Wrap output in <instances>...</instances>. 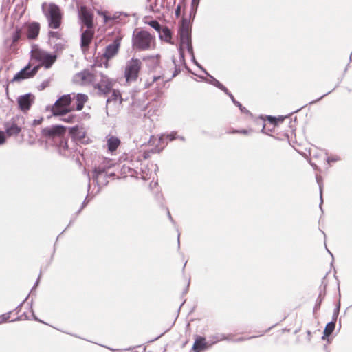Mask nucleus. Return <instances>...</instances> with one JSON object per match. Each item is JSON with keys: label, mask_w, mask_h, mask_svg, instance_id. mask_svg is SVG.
Masks as SVG:
<instances>
[{"label": "nucleus", "mask_w": 352, "mask_h": 352, "mask_svg": "<svg viewBox=\"0 0 352 352\" xmlns=\"http://www.w3.org/2000/svg\"><path fill=\"white\" fill-rule=\"evenodd\" d=\"M199 2V0H192V6H197Z\"/></svg>", "instance_id": "6e6d98bb"}, {"label": "nucleus", "mask_w": 352, "mask_h": 352, "mask_svg": "<svg viewBox=\"0 0 352 352\" xmlns=\"http://www.w3.org/2000/svg\"><path fill=\"white\" fill-rule=\"evenodd\" d=\"M48 84H49V82L47 81L43 82L41 83V85H40V87H41L40 89L41 90L44 89L46 87L48 86Z\"/></svg>", "instance_id": "864d4df0"}, {"label": "nucleus", "mask_w": 352, "mask_h": 352, "mask_svg": "<svg viewBox=\"0 0 352 352\" xmlns=\"http://www.w3.org/2000/svg\"><path fill=\"white\" fill-rule=\"evenodd\" d=\"M120 174L123 177H135L143 180H147L149 178L148 174L138 164V157H135L134 160L131 155H126L120 168Z\"/></svg>", "instance_id": "f257e3e1"}, {"label": "nucleus", "mask_w": 352, "mask_h": 352, "mask_svg": "<svg viewBox=\"0 0 352 352\" xmlns=\"http://www.w3.org/2000/svg\"><path fill=\"white\" fill-rule=\"evenodd\" d=\"M61 118L60 119L62 122L74 124L76 122H79L80 121V117L76 114L71 113V114H65L64 116H61Z\"/></svg>", "instance_id": "bb28decb"}, {"label": "nucleus", "mask_w": 352, "mask_h": 352, "mask_svg": "<svg viewBox=\"0 0 352 352\" xmlns=\"http://www.w3.org/2000/svg\"><path fill=\"white\" fill-rule=\"evenodd\" d=\"M69 133L71 138L74 141L83 142L82 140L86 136V131L84 130L83 127L78 125L71 127L69 130Z\"/></svg>", "instance_id": "a211bd4d"}, {"label": "nucleus", "mask_w": 352, "mask_h": 352, "mask_svg": "<svg viewBox=\"0 0 352 352\" xmlns=\"http://www.w3.org/2000/svg\"><path fill=\"white\" fill-rule=\"evenodd\" d=\"M94 14L92 11L85 6H80L78 10V17L83 25L87 28H94Z\"/></svg>", "instance_id": "f8f14e48"}, {"label": "nucleus", "mask_w": 352, "mask_h": 352, "mask_svg": "<svg viewBox=\"0 0 352 352\" xmlns=\"http://www.w3.org/2000/svg\"><path fill=\"white\" fill-rule=\"evenodd\" d=\"M42 121H43V119H42V118H41V119H39V120H33V123H32V124H33L34 126L38 125V124H40L42 122Z\"/></svg>", "instance_id": "603ef678"}, {"label": "nucleus", "mask_w": 352, "mask_h": 352, "mask_svg": "<svg viewBox=\"0 0 352 352\" xmlns=\"http://www.w3.org/2000/svg\"><path fill=\"white\" fill-rule=\"evenodd\" d=\"M160 149H158V148H155V150L152 151V152H153V153L160 152Z\"/></svg>", "instance_id": "13d9d810"}, {"label": "nucleus", "mask_w": 352, "mask_h": 352, "mask_svg": "<svg viewBox=\"0 0 352 352\" xmlns=\"http://www.w3.org/2000/svg\"><path fill=\"white\" fill-rule=\"evenodd\" d=\"M74 82L82 86L92 85L94 87L96 82V74L89 69H85L74 75Z\"/></svg>", "instance_id": "1a4fd4ad"}, {"label": "nucleus", "mask_w": 352, "mask_h": 352, "mask_svg": "<svg viewBox=\"0 0 352 352\" xmlns=\"http://www.w3.org/2000/svg\"><path fill=\"white\" fill-rule=\"evenodd\" d=\"M300 110V109H297L296 111H295V112H298V111H299Z\"/></svg>", "instance_id": "680f3d73"}, {"label": "nucleus", "mask_w": 352, "mask_h": 352, "mask_svg": "<svg viewBox=\"0 0 352 352\" xmlns=\"http://www.w3.org/2000/svg\"><path fill=\"white\" fill-rule=\"evenodd\" d=\"M106 168L104 166L96 167L93 170V179L96 182H98L100 178L107 173Z\"/></svg>", "instance_id": "c756f323"}, {"label": "nucleus", "mask_w": 352, "mask_h": 352, "mask_svg": "<svg viewBox=\"0 0 352 352\" xmlns=\"http://www.w3.org/2000/svg\"><path fill=\"white\" fill-rule=\"evenodd\" d=\"M162 140V137L160 138H157L154 136H151L150 140H149V143H151V142H155V141H158V142H160L161 140Z\"/></svg>", "instance_id": "8fccbe9b"}, {"label": "nucleus", "mask_w": 352, "mask_h": 352, "mask_svg": "<svg viewBox=\"0 0 352 352\" xmlns=\"http://www.w3.org/2000/svg\"><path fill=\"white\" fill-rule=\"evenodd\" d=\"M340 160V157L338 156H331V157H327V162L328 164H331L332 162H336L339 161Z\"/></svg>", "instance_id": "c03bdc74"}, {"label": "nucleus", "mask_w": 352, "mask_h": 352, "mask_svg": "<svg viewBox=\"0 0 352 352\" xmlns=\"http://www.w3.org/2000/svg\"><path fill=\"white\" fill-rule=\"evenodd\" d=\"M17 120L19 118H12L3 124L6 133L8 137L17 136L21 133L22 127L18 123Z\"/></svg>", "instance_id": "2eb2a0df"}, {"label": "nucleus", "mask_w": 352, "mask_h": 352, "mask_svg": "<svg viewBox=\"0 0 352 352\" xmlns=\"http://www.w3.org/2000/svg\"><path fill=\"white\" fill-rule=\"evenodd\" d=\"M175 14L179 16L180 14V6H178L175 10Z\"/></svg>", "instance_id": "5fc2aeb1"}, {"label": "nucleus", "mask_w": 352, "mask_h": 352, "mask_svg": "<svg viewBox=\"0 0 352 352\" xmlns=\"http://www.w3.org/2000/svg\"><path fill=\"white\" fill-rule=\"evenodd\" d=\"M158 34H159V36L160 38L167 42V43H173L171 42V38H172V34H171V31L170 30L165 26V27H163L160 29V30L158 32Z\"/></svg>", "instance_id": "393cba45"}, {"label": "nucleus", "mask_w": 352, "mask_h": 352, "mask_svg": "<svg viewBox=\"0 0 352 352\" xmlns=\"http://www.w3.org/2000/svg\"><path fill=\"white\" fill-rule=\"evenodd\" d=\"M48 42L50 44L54 43L55 40H62L63 34L60 31H49L47 33Z\"/></svg>", "instance_id": "7c9ffc66"}, {"label": "nucleus", "mask_w": 352, "mask_h": 352, "mask_svg": "<svg viewBox=\"0 0 352 352\" xmlns=\"http://www.w3.org/2000/svg\"><path fill=\"white\" fill-rule=\"evenodd\" d=\"M94 36V28H87L82 32L80 38V45L82 48H87L92 41Z\"/></svg>", "instance_id": "aec40b11"}, {"label": "nucleus", "mask_w": 352, "mask_h": 352, "mask_svg": "<svg viewBox=\"0 0 352 352\" xmlns=\"http://www.w3.org/2000/svg\"><path fill=\"white\" fill-rule=\"evenodd\" d=\"M244 118L246 120H252L256 126L262 127L261 131L263 133L268 134V133L266 131L265 120L262 116L258 117L254 116L248 109L243 107V119Z\"/></svg>", "instance_id": "dca6fc26"}, {"label": "nucleus", "mask_w": 352, "mask_h": 352, "mask_svg": "<svg viewBox=\"0 0 352 352\" xmlns=\"http://www.w3.org/2000/svg\"><path fill=\"white\" fill-rule=\"evenodd\" d=\"M72 102L71 94H66L59 98L52 108V113L54 116H64L71 112L74 109L70 107Z\"/></svg>", "instance_id": "0eeeda50"}, {"label": "nucleus", "mask_w": 352, "mask_h": 352, "mask_svg": "<svg viewBox=\"0 0 352 352\" xmlns=\"http://www.w3.org/2000/svg\"><path fill=\"white\" fill-rule=\"evenodd\" d=\"M122 36L118 34L113 39V42L107 45L104 49L103 53V58L104 61L100 65V66H104L105 68L109 67V60L115 57L119 52Z\"/></svg>", "instance_id": "6e6552de"}, {"label": "nucleus", "mask_w": 352, "mask_h": 352, "mask_svg": "<svg viewBox=\"0 0 352 352\" xmlns=\"http://www.w3.org/2000/svg\"><path fill=\"white\" fill-rule=\"evenodd\" d=\"M116 81L107 76L100 74V82L94 85V89L98 91L99 94L107 96L111 93Z\"/></svg>", "instance_id": "9b49d317"}, {"label": "nucleus", "mask_w": 352, "mask_h": 352, "mask_svg": "<svg viewBox=\"0 0 352 352\" xmlns=\"http://www.w3.org/2000/svg\"><path fill=\"white\" fill-rule=\"evenodd\" d=\"M98 14L103 16V21L104 23H108L110 21H113L116 19V17L109 16L105 12L98 11Z\"/></svg>", "instance_id": "4c0bfd02"}, {"label": "nucleus", "mask_w": 352, "mask_h": 352, "mask_svg": "<svg viewBox=\"0 0 352 352\" xmlns=\"http://www.w3.org/2000/svg\"><path fill=\"white\" fill-rule=\"evenodd\" d=\"M145 23L149 25L153 28H154L157 32L162 28V26L157 20H151L150 21H146Z\"/></svg>", "instance_id": "58836bf2"}, {"label": "nucleus", "mask_w": 352, "mask_h": 352, "mask_svg": "<svg viewBox=\"0 0 352 352\" xmlns=\"http://www.w3.org/2000/svg\"><path fill=\"white\" fill-rule=\"evenodd\" d=\"M336 321L331 320V322L326 324L323 331V336H322V340H324L325 338L329 337L333 333L336 327Z\"/></svg>", "instance_id": "c85d7f7f"}, {"label": "nucleus", "mask_w": 352, "mask_h": 352, "mask_svg": "<svg viewBox=\"0 0 352 352\" xmlns=\"http://www.w3.org/2000/svg\"><path fill=\"white\" fill-rule=\"evenodd\" d=\"M31 58L39 63L37 65L39 66V68L44 67L46 69H49L55 63L57 56L43 50L36 48L31 51Z\"/></svg>", "instance_id": "39448f33"}, {"label": "nucleus", "mask_w": 352, "mask_h": 352, "mask_svg": "<svg viewBox=\"0 0 352 352\" xmlns=\"http://www.w3.org/2000/svg\"><path fill=\"white\" fill-rule=\"evenodd\" d=\"M76 110L80 111L83 109L85 102L88 100V96L85 94H77L75 95Z\"/></svg>", "instance_id": "b1692460"}, {"label": "nucleus", "mask_w": 352, "mask_h": 352, "mask_svg": "<svg viewBox=\"0 0 352 352\" xmlns=\"http://www.w3.org/2000/svg\"><path fill=\"white\" fill-rule=\"evenodd\" d=\"M155 82H157V85L160 87L158 90L157 97L160 98L163 95V91L162 90L165 86L166 81L164 76H153L150 80H148L145 85L146 87H149L153 85Z\"/></svg>", "instance_id": "6ab92c4d"}, {"label": "nucleus", "mask_w": 352, "mask_h": 352, "mask_svg": "<svg viewBox=\"0 0 352 352\" xmlns=\"http://www.w3.org/2000/svg\"><path fill=\"white\" fill-rule=\"evenodd\" d=\"M243 134H246L247 133V131L243 129Z\"/></svg>", "instance_id": "052dcab7"}, {"label": "nucleus", "mask_w": 352, "mask_h": 352, "mask_svg": "<svg viewBox=\"0 0 352 352\" xmlns=\"http://www.w3.org/2000/svg\"><path fill=\"white\" fill-rule=\"evenodd\" d=\"M325 295H326V285H324L323 286L321 285L320 287V292H319L318 296L316 299V302L315 306L314 307V314H315V312L320 309L321 303H322L323 299L324 298Z\"/></svg>", "instance_id": "a878e982"}, {"label": "nucleus", "mask_w": 352, "mask_h": 352, "mask_svg": "<svg viewBox=\"0 0 352 352\" xmlns=\"http://www.w3.org/2000/svg\"><path fill=\"white\" fill-rule=\"evenodd\" d=\"M22 35V28L19 27H16L15 28V30L12 34V43L11 45H14L16 43H17L19 39L21 38Z\"/></svg>", "instance_id": "473e14b6"}, {"label": "nucleus", "mask_w": 352, "mask_h": 352, "mask_svg": "<svg viewBox=\"0 0 352 352\" xmlns=\"http://www.w3.org/2000/svg\"><path fill=\"white\" fill-rule=\"evenodd\" d=\"M336 87H337V86H336V87L333 89V90L329 91V92H327V93L324 94V95H322V96H320L319 98H318V99H316V100H313V101L310 102L309 104H313L316 103V102L320 101V100L322 98H323L324 96H327L329 94H330L331 91H333L336 88Z\"/></svg>", "instance_id": "a18cd8bd"}, {"label": "nucleus", "mask_w": 352, "mask_h": 352, "mask_svg": "<svg viewBox=\"0 0 352 352\" xmlns=\"http://www.w3.org/2000/svg\"><path fill=\"white\" fill-rule=\"evenodd\" d=\"M38 69L39 66H34L33 68H31V63H29L14 76L12 81L20 82L23 80L32 78L36 74Z\"/></svg>", "instance_id": "ddd939ff"}, {"label": "nucleus", "mask_w": 352, "mask_h": 352, "mask_svg": "<svg viewBox=\"0 0 352 352\" xmlns=\"http://www.w3.org/2000/svg\"><path fill=\"white\" fill-rule=\"evenodd\" d=\"M275 126H274L273 125H270V126H266V131L268 133L267 135H270V132H272L274 129Z\"/></svg>", "instance_id": "3c124183"}, {"label": "nucleus", "mask_w": 352, "mask_h": 352, "mask_svg": "<svg viewBox=\"0 0 352 352\" xmlns=\"http://www.w3.org/2000/svg\"><path fill=\"white\" fill-rule=\"evenodd\" d=\"M142 67V61L137 58L127 60L124 66V76L126 82L131 83L137 80Z\"/></svg>", "instance_id": "20e7f679"}, {"label": "nucleus", "mask_w": 352, "mask_h": 352, "mask_svg": "<svg viewBox=\"0 0 352 352\" xmlns=\"http://www.w3.org/2000/svg\"><path fill=\"white\" fill-rule=\"evenodd\" d=\"M208 342L206 341L205 338L198 336L194 342L192 349L195 352H201V351L209 348Z\"/></svg>", "instance_id": "4be33fe9"}, {"label": "nucleus", "mask_w": 352, "mask_h": 352, "mask_svg": "<svg viewBox=\"0 0 352 352\" xmlns=\"http://www.w3.org/2000/svg\"><path fill=\"white\" fill-rule=\"evenodd\" d=\"M284 118L283 117H280L278 118L272 116H267V120L269 122V124L270 125H273L274 126H277L278 123L279 122H283Z\"/></svg>", "instance_id": "c9c22d12"}, {"label": "nucleus", "mask_w": 352, "mask_h": 352, "mask_svg": "<svg viewBox=\"0 0 352 352\" xmlns=\"http://www.w3.org/2000/svg\"><path fill=\"white\" fill-rule=\"evenodd\" d=\"M307 335H308V336H310V335H311V331H310L309 330H308V331H307Z\"/></svg>", "instance_id": "bf43d9fd"}, {"label": "nucleus", "mask_w": 352, "mask_h": 352, "mask_svg": "<svg viewBox=\"0 0 352 352\" xmlns=\"http://www.w3.org/2000/svg\"><path fill=\"white\" fill-rule=\"evenodd\" d=\"M65 133V127L61 125H54L44 128L41 135L47 140L57 141L60 140Z\"/></svg>", "instance_id": "9d476101"}, {"label": "nucleus", "mask_w": 352, "mask_h": 352, "mask_svg": "<svg viewBox=\"0 0 352 352\" xmlns=\"http://www.w3.org/2000/svg\"><path fill=\"white\" fill-rule=\"evenodd\" d=\"M57 141H58V142H59L58 145L59 151L64 155L66 154V151H67L69 149L67 140L65 139L63 137V138H61L60 140H58Z\"/></svg>", "instance_id": "2f4dec72"}, {"label": "nucleus", "mask_w": 352, "mask_h": 352, "mask_svg": "<svg viewBox=\"0 0 352 352\" xmlns=\"http://www.w3.org/2000/svg\"><path fill=\"white\" fill-rule=\"evenodd\" d=\"M228 339V337L226 336H225L224 334L223 333H217L214 336H210L209 338H208V345L210 346H212L213 344L219 342H221V341H223V340H227Z\"/></svg>", "instance_id": "cd10ccee"}, {"label": "nucleus", "mask_w": 352, "mask_h": 352, "mask_svg": "<svg viewBox=\"0 0 352 352\" xmlns=\"http://www.w3.org/2000/svg\"><path fill=\"white\" fill-rule=\"evenodd\" d=\"M316 179H317V182H318V183L319 184V187H320V208L321 211L322 212V203H323L322 197V186H321V184L319 183V181H318V177H317Z\"/></svg>", "instance_id": "de8ad7c7"}, {"label": "nucleus", "mask_w": 352, "mask_h": 352, "mask_svg": "<svg viewBox=\"0 0 352 352\" xmlns=\"http://www.w3.org/2000/svg\"><path fill=\"white\" fill-rule=\"evenodd\" d=\"M41 11L47 21L50 28L58 29L60 27L63 14L58 5L44 2L41 5Z\"/></svg>", "instance_id": "f03ea898"}, {"label": "nucleus", "mask_w": 352, "mask_h": 352, "mask_svg": "<svg viewBox=\"0 0 352 352\" xmlns=\"http://www.w3.org/2000/svg\"><path fill=\"white\" fill-rule=\"evenodd\" d=\"M227 95L230 98L232 102L236 104L241 110H242V104L235 100L234 96L230 91L227 94Z\"/></svg>", "instance_id": "79ce46f5"}, {"label": "nucleus", "mask_w": 352, "mask_h": 352, "mask_svg": "<svg viewBox=\"0 0 352 352\" xmlns=\"http://www.w3.org/2000/svg\"><path fill=\"white\" fill-rule=\"evenodd\" d=\"M340 302L339 301L333 310V316H332L333 320L337 321V318H338V316L340 313Z\"/></svg>", "instance_id": "a19ab883"}, {"label": "nucleus", "mask_w": 352, "mask_h": 352, "mask_svg": "<svg viewBox=\"0 0 352 352\" xmlns=\"http://www.w3.org/2000/svg\"><path fill=\"white\" fill-rule=\"evenodd\" d=\"M179 34L180 36L179 50L182 57H183V51L184 50H186L189 53L192 54L193 51L191 43L190 29L189 23L186 20L182 21Z\"/></svg>", "instance_id": "423d86ee"}, {"label": "nucleus", "mask_w": 352, "mask_h": 352, "mask_svg": "<svg viewBox=\"0 0 352 352\" xmlns=\"http://www.w3.org/2000/svg\"><path fill=\"white\" fill-rule=\"evenodd\" d=\"M6 141L5 132L0 131V145L5 144Z\"/></svg>", "instance_id": "49530a36"}, {"label": "nucleus", "mask_w": 352, "mask_h": 352, "mask_svg": "<svg viewBox=\"0 0 352 352\" xmlns=\"http://www.w3.org/2000/svg\"><path fill=\"white\" fill-rule=\"evenodd\" d=\"M241 132H242V131H239V130L232 131H227V133H241Z\"/></svg>", "instance_id": "4d7b16f0"}, {"label": "nucleus", "mask_w": 352, "mask_h": 352, "mask_svg": "<svg viewBox=\"0 0 352 352\" xmlns=\"http://www.w3.org/2000/svg\"><path fill=\"white\" fill-rule=\"evenodd\" d=\"M132 45L134 49L146 51L154 48L155 37L148 31H134L132 36Z\"/></svg>", "instance_id": "7ed1b4c3"}, {"label": "nucleus", "mask_w": 352, "mask_h": 352, "mask_svg": "<svg viewBox=\"0 0 352 352\" xmlns=\"http://www.w3.org/2000/svg\"><path fill=\"white\" fill-rule=\"evenodd\" d=\"M14 314V311H10L3 315V318L8 321H15L21 319V317H11L12 314Z\"/></svg>", "instance_id": "ea45409f"}, {"label": "nucleus", "mask_w": 352, "mask_h": 352, "mask_svg": "<svg viewBox=\"0 0 352 352\" xmlns=\"http://www.w3.org/2000/svg\"><path fill=\"white\" fill-rule=\"evenodd\" d=\"M65 43H66L65 41L62 39L58 43H54V45H53V49L54 50V52H61L64 49V47L65 45Z\"/></svg>", "instance_id": "e433bc0d"}, {"label": "nucleus", "mask_w": 352, "mask_h": 352, "mask_svg": "<svg viewBox=\"0 0 352 352\" xmlns=\"http://www.w3.org/2000/svg\"><path fill=\"white\" fill-rule=\"evenodd\" d=\"M215 85L218 88H219L221 90L224 91L226 94L229 92L228 89L223 84H221L219 81L216 80Z\"/></svg>", "instance_id": "37998d69"}, {"label": "nucleus", "mask_w": 352, "mask_h": 352, "mask_svg": "<svg viewBox=\"0 0 352 352\" xmlns=\"http://www.w3.org/2000/svg\"><path fill=\"white\" fill-rule=\"evenodd\" d=\"M23 28L25 30V35L29 40H36L40 32L41 25L38 22L32 21L25 23L23 25Z\"/></svg>", "instance_id": "4468645a"}, {"label": "nucleus", "mask_w": 352, "mask_h": 352, "mask_svg": "<svg viewBox=\"0 0 352 352\" xmlns=\"http://www.w3.org/2000/svg\"><path fill=\"white\" fill-rule=\"evenodd\" d=\"M107 145L108 150L111 153L116 151L120 145V139L113 135L107 136Z\"/></svg>", "instance_id": "5701e85b"}, {"label": "nucleus", "mask_w": 352, "mask_h": 352, "mask_svg": "<svg viewBox=\"0 0 352 352\" xmlns=\"http://www.w3.org/2000/svg\"><path fill=\"white\" fill-rule=\"evenodd\" d=\"M166 138H168L170 141H173L177 138V133L171 132L170 134L166 135Z\"/></svg>", "instance_id": "09e8293b"}, {"label": "nucleus", "mask_w": 352, "mask_h": 352, "mask_svg": "<svg viewBox=\"0 0 352 352\" xmlns=\"http://www.w3.org/2000/svg\"><path fill=\"white\" fill-rule=\"evenodd\" d=\"M172 65L173 66V71L171 73L170 78H174L177 75H178L181 71L180 65L176 63V60L175 57L172 58Z\"/></svg>", "instance_id": "f704fd0d"}, {"label": "nucleus", "mask_w": 352, "mask_h": 352, "mask_svg": "<svg viewBox=\"0 0 352 352\" xmlns=\"http://www.w3.org/2000/svg\"><path fill=\"white\" fill-rule=\"evenodd\" d=\"M111 92V95L107 100V107H108L111 102L120 106L123 101L120 91L118 89H112Z\"/></svg>", "instance_id": "412c9836"}, {"label": "nucleus", "mask_w": 352, "mask_h": 352, "mask_svg": "<svg viewBox=\"0 0 352 352\" xmlns=\"http://www.w3.org/2000/svg\"><path fill=\"white\" fill-rule=\"evenodd\" d=\"M34 101V96L30 93L20 96L17 99L19 108L23 112L30 110Z\"/></svg>", "instance_id": "f3484780"}, {"label": "nucleus", "mask_w": 352, "mask_h": 352, "mask_svg": "<svg viewBox=\"0 0 352 352\" xmlns=\"http://www.w3.org/2000/svg\"><path fill=\"white\" fill-rule=\"evenodd\" d=\"M131 155L133 157L135 160V157H138V164L141 166V162L142 160H146L150 157L149 153L144 151L143 153L142 152H138L133 154H131Z\"/></svg>", "instance_id": "72a5a7b5"}]
</instances>
